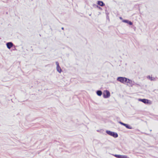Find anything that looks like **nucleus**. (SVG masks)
Instances as JSON below:
<instances>
[{
    "mask_svg": "<svg viewBox=\"0 0 158 158\" xmlns=\"http://www.w3.org/2000/svg\"><path fill=\"white\" fill-rule=\"evenodd\" d=\"M125 127L128 128V129H132V127H131V126H129V125H128L127 124L125 126Z\"/></svg>",
    "mask_w": 158,
    "mask_h": 158,
    "instance_id": "nucleus-12",
    "label": "nucleus"
},
{
    "mask_svg": "<svg viewBox=\"0 0 158 158\" xmlns=\"http://www.w3.org/2000/svg\"><path fill=\"white\" fill-rule=\"evenodd\" d=\"M106 132L109 135L112 136L114 138H117L118 137V135L116 133L112 132L109 131H106Z\"/></svg>",
    "mask_w": 158,
    "mask_h": 158,
    "instance_id": "nucleus-2",
    "label": "nucleus"
},
{
    "mask_svg": "<svg viewBox=\"0 0 158 158\" xmlns=\"http://www.w3.org/2000/svg\"><path fill=\"white\" fill-rule=\"evenodd\" d=\"M6 45L7 48L10 49L13 45V44L11 42H8L6 43Z\"/></svg>",
    "mask_w": 158,
    "mask_h": 158,
    "instance_id": "nucleus-7",
    "label": "nucleus"
},
{
    "mask_svg": "<svg viewBox=\"0 0 158 158\" xmlns=\"http://www.w3.org/2000/svg\"><path fill=\"white\" fill-rule=\"evenodd\" d=\"M98 4L99 6H102L105 5V4L101 1H98Z\"/></svg>",
    "mask_w": 158,
    "mask_h": 158,
    "instance_id": "nucleus-9",
    "label": "nucleus"
},
{
    "mask_svg": "<svg viewBox=\"0 0 158 158\" xmlns=\"http://www.w3.org/2000/svg\"><path fill=\"white\" fill-rule=\"evenodd\" d=\"M61 29H62V30H64V28H63V27H62Z\"/></svg>",
    "mask_w": 158,
    "mask_h": 158,
    "instance_id": "nucleus-16",
    "label": "nucleus"
},
{
    "mask_svg": "<svg viewBox=\"0 0 158 158\" xmlns=\"http://www.w3.org/2000/svg\"><path fill=\"white\" fill-rule=\"evenodd\" d=\"M119 123L120 124H121V125H123V124H124V123H122V122H119Z\"/></svg>",
    "mask_w": 158,
    "mask_h": 158,
    "instance_id": "nucleus-13",
    "label": "nucleus"
},
{
    "mask_svg": "<svg viewBox=\"0 0 158 158\" xmlns=\"http://www.w3.org/2000/svg\"><path fill=\"white\" fill-rule=\"evenodd\" d=\"M127 81H126V82L128 84H127L128 85H130L131 86H132L134 84L135 82L134 81L130 80L127 78Z\"/></svg>",
    "mask_w": 158,
    "mask_h": 158,
    "instance_id": "nucleus-5",
    "label": "nucleus"
},
{
    "mask_svg": "<svg viewBox=\"0 0 158 158\" xmlns=\"http://www.w3.org/2000/svg\"><path fill=\"white\" fill-rule=\"evenodd\" d=\"M117 80L123 83L126 82L127 81V78L125 77H119L117 78Z\"/></svg>",
    "mask_w": 158,
    "mask_h": 158,
    "instance_id": "nucleus-1",
    "label": "nucleus"
},
{
    "mask_svg": "<svg viewBox=\"0 0 158 158\" xmlns=\"http://www.w3.org/2000/svg\"><path fill=\"white\" fill-rule=\"evenodd\" d=\"M126 125H127V124H126L124 123V124H123V125L125 127V126H126Z\"/></svg>",
    "mask_w": 158,
    "mask_h": 158,
    "instance_id": "nucleus-14",
    "label": "nucleus"
},
{
    "mask_svg": "<svg viewBox=\"0 0 158 158\" xmlns=\"http://www.w3.org/2000/svg\"><path fill=\"white\" fill-rule=\"evenodd\" d=\"M138 100L139 101H141L145 104H147L149 105H151L152 103V101L145 99H139Z\"/></svg>",
    "mask_w": 158,
    "mask_h": 158,
    "instance_id": "nucleus-3",
    "label": "nucleus"
},
{
    "mask_svg": "<svg viewBox=\"0 0 158 158\" xmlns=\"http://www.w3.org/2000/svg\"><path fill=\"white\" fill-rule=\"evenodd\" d=\"M147 78L151 81H155V78L154 77H150V76L147 77Z\"/></svg>",
    "mask_w": 158,
    "mask_h": 158,
    "instance_id": "nucleus-10",
    "label": "nucleus"
},
{
    "mask_svg": "<svg viewBox=\"0 0 158 158\" xmlns=\"http://www.w3.org/2000/svg\"><path fill=\"white\" fill-rule=\"evenodd\" d=\"M119 19H121V20L123 19H122V17H119Z\"/></svg>",
    "mask_w": 158,
    "mask_h": 158,
    "instance_id": "nucleus-15",
    "label": "nucleus"
},
{
    "mask_svg": "<svg viewBox=\"0 0 158 158\" xmlns=\"http://www.w3.org/2000/svg\"><path fill=\"white\" fill-rule=\"evenodd\" d=\"M122 21L123 22L127 23L130 25H131L133 24L132 23L131 21H130L128 20H123Z\"/></svg>",
    "mask_w": 158,
    "mask_h": 158,
    "instance_id": "nucleus-8",
    "label": "nucleus"
},
{
    "mask_svg": "<svg viewBox=\"0 0 158 158\" xmlns=\"http://www.w3.org/2000/svg\"><path fill=\"white\" fill-rule=\"evenodd\" d=\"M97 94L98 95L101 96L102 94V93L101 91L98 90L97 91Z\"/></svg>",
    "mask_w": 158,
    "mask_h": 158,
    "instance_id": "nucleus-11",
    "label": "nucleus"
},
{
    "mask_svg": "<svg viewBox=\"0 0 158 158\" xmlns=\"http://www.w3.org/2000/svg\"><path fill=\"white\" fill-rule=\"evenodd\" d=\"M110 92L107 90L104 91V93L103 94V96L105 98H107L110 97Z\"/></svg>",
    "mask_w": 158,
    "mask_h": 158,
    "instance_id": "nucleus-4",
    "label": "nucleus"
},
{
    "mask_svg": "<svg viewBox=\"0 0 158 158\" xmlns=\"http://www.w3.org/2000/svg\"><path fill=\"white\" fill-rule=\"evenodd\" d=\"M56 70L57 71L60 73L61 72V69L59 66V63L58 62L56 61Z\"/></svg>",
    "mask_w": 158,
    "mask_h": 158,
    "instance_id": "nucleus-6",
    "label": "nucleus"
}]
</instances>
